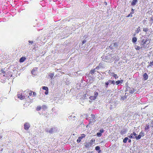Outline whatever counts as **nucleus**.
I'll list each match as a JSON object with an SVG mask.
<instances>
[{"label":"nucleus","mask_w":153,"mask_h":153,"mask_svg":"<svg viewBox=\"0 0 153 153\" xmlns=\"http://www.w3.org/2000/svg\"><path fill=\"white\" fill-rule=\"evenodd\" d=\"M92 152H88L87 153H91Z\"/></svg>","instance_id":"obj_52"},{"label":"nucleus","mask_w":153,"mask_h":153,"mask_svg":"<svg viewBox=\"0 0 153 153\" xmlns=\"http://www.w3.org/2000/svg\"><path fill=\"white\" fill-rule=\"evenodd\" d=\"M28 42H29V43H30L31 44H32L33 43V41H31L30 40L28 41Z\"/></svg>","instance_id":"obj_47"},{"label":"nucleus","mask_w":153,"mask_h":153,"mask_svg":"<svg viewBox=\"0 0 153 153\" xmlns=\"http://www.w3.org/2000/svg\"><path fill=\"white\" fill-rule=\"evenodd\" d=\"M86 135L85 134H82L81 135V136L79 137H78L81 140L83 138L85 137Z\"/></svg>","instance_id":"obj_20"},{"label":"nucleus","mask_w":153,"mask_h":153,"mask_svg":"<svg viewBox=\"0 0 153 153\" xmlns=\"http://www.w3.org/2000/svg\"><path fill=\"white\" fill-rule=\"evenodd\" d=\"M123 82V81L122 80H121L120 81H117L116 82V83L117 85H118L120 83H122Z\"/></svg>","instance_id":"obj_24"},{"label":"nucleus","mask_w":153,"mask_h":153,"mask_svg":"<svg viewBox=\"0 0 153 153\" xmlns=\"http://www.w3.org/2000/svg\"><path fill=\"white\" fill-rule=\"evenodd\" d=\"M141 48L139 46H137V47L135 48V49L136 50H140Z\"/></svg>","instance_id":"obj_36"},{"label":"nucleus","mask_w":153,"mask_h":153,"mask_svg":"<svg viewBox=\"0 0 153 153\" xmlns=\"http://www.w3.org/2000/svg\"><path fill=\"white\" fill-rule=\"evenodd\" d=\"M128 95V93H125L124 95H123L121 97L120 100L121 101H123L126 100Z\"/></svg>","instance_id":"obj_7"},{"label":"nucleus","mask_w":153,"mask_h":153,"mask_svg":"<svg viewBox=\"0 0 153 153\" xmlns=\"http://www.w3.org/2000/svg\"><path fill=\"white\" fill-rule=\"evenodd\" d=\"M118 103L115 102L114 101L112 102H111L109 103V108L111 110L115 108L117 105Z\"/></svg>","instance_id":"obj_2"},{"label":"nucleus","mask_w":153,"mask_h":153,"mask_svg":"<svg viewBox=\"0 0 153 153\" xmlns=\"http://www.w3.org/2000/svg\"><path fill=\"white\" fill-rule=\"evenodd\" d=\"M111 58L110 57L108 56H105V61L106 62H109L111 61Z\"/></svg>","instance_id":"obj_12"},{"label":"nucleus","mask_w":153,"mask_h":153,"mask_svg":"<svg viewBox=\"0 0 153 153\" xmlns=\"http://www.w3.org/2000/svg\"><path fill=\"white\" fill-rule=\"evenodd\" d=\"M137 134L134 132H133V133H132L129 136H128V137L130 138H133L134 139L135 138L136 135Z\"/></svg>","instance_id":"obj_10"},{"label":"nucleus","mask_w":153,"mask_h":153,"mask_svg":"<svg viewBox=\"0 0 153 153\" xmlns=\"http://www.w3.org/2000/svg\"><path fill=\"white\" fill-rule=\"evenodd\" d=\"M144 133L143 132L141 131L139 135H140V136L141 135V137H143L144 136Z\"/></svg>","instance_id":"obj_33"},{"label":"nucleus","mask_w":153,"mask_h":153,"mask_svg":"<svg viewBox=\"0 0 153 153\" xmlns=\"http://www.w3.org/2000/svg\"><path fill=\"white\" fill-rule=\"evenodd\" d=\"M97 137H100L102 136V134L100 132H98L97 133Z\"/></svg>","instance_id":"obj_30"},{"label":"nucleus","mask_w":153,"mask_h":153,"mask_svg":"<svg viewBox=\"0 0 153 153\" xmlns=\"http://www.w3.org/2000/svg\"><path fill=\"white\" fill-rule=\"evenodd\" d=\"M113 76L114 77L115 79L118 78V76L117 75L115 74H114L113 75Z\"/></svg>","instance_id":"obj_35"},{"label":"nucleus","mask_w":153,"mask_h":153,"mask_svg":"<svg viewBox=\"0 0 153 153\" xmlns=\"http://www.w3.org/2000/svg\"><path fill=\"white\" fill-rule=\"evenodd\" d=\"M153 65V61L152 62H150L149 64V65L147 66V67L149 68L150 66L152 67V66Z\"/></svg>","instance_id":"obj_27"},{"label":"nucleus","mask_w":153,"mask_h":153,"mask_svg":"<svg viewBox=\"0 0 153 153\" xmlns=\"http://www.w3.org/2000/svg\"><path fill=\"white\" fill-rule=\"evenodd\" d=\"M96 69L94 68L93 70H91L90 71V73L92 74H94L95 71Z\"/></svg>","instance_id":"obj_28"},{"label":"nucleus","mask_w":153,"mask_h":153,"mask_svg":"<svg viewBox=\"0 0 153 153\" xmlns=\"http://www.w3.org/2000/svg\"><path fill=\"white\" fill-rule=\"evenodd\" d=\"M126 89L127 91L131 94L133 93L136 91V89L132 87H127Z\"/></svg>","instance_id":"obj_5"},{"label":"nucleus","mask_w":153,"mask_h":153,"mask_svg":"<svg viewBox=\"0 0 153 153\" xmlns=\"http://www.w3.org/2000/svg\"><path fill=\"white\" fill-rule=\"evenodd\" d=\"M88 125H87V126H86V127L87 128V127H88Z\"/></svg>","instance_id":"obj_54"},{"label":"nucleus","mask_w":153,"mask_h":153,"mask_svg":"<svg viewBox=\"0 0 153 153\" xmlns=\"http://www.w3.org/2000/svg\"><path fill=\"white\" fill-rule=\"evenodd\" d=\"M104 130L103 129H101L100 130V133H102L104 132Z\"/></svg>","instance_id":"obj_40"},{"label":"nucleus","mask_w":153,"mask_h":153,"mask_svg":"<svg viewBox=\"0 0 153 153\" xmlns=\"http://www.w3.org/2000/svg\"><path fill=\"white\" fill-rule=\"evenodd\" d=\"M24 129L26 130H27L30 127L29 123H25L24 125Z\"/></svg>","instance_id":"obj_9"},{"label":"nucleus","mask_w":153,"mask_h":153,"mask_svg":"<svg viewBox=\"0 0 153 153\" xmlns=\"http://www.w3.org/2000/svg\"><path fill=\"white\" fill-rule=\"evenodd\" d=\"M150 42V41L149 39L148 38H147L146 39H143L142 41L141 44L143 46V47L146 48V45H147L149 44Z\"/></svg>","instance_id":"obj_1"},{"label":"nucleus","mask_w":153,"mask_h":153,"mask_svg":"<svg viewBox=\"0 0 153 153\" xmlns=\"http://www.w3.org/2000/svg\"><path fill=\"white\" fill-rule=\"evenodd\" d=\"M128 140V138L127 137H126L123 140V142L124 143H126L127 142V140Z\"/></svg>","instance_id":"obj_25"},{"label":"nucleus","mask_w":153,"mask_h":153,"mask_svg":"<svg viewBox=\"0 0 153 153\" xmlns=\"http://www.w3.org/2000/svg\"><path fill=\"white\" fill-rule=\"evenodd\" d=\"M25 153V152H23V153Z\"/></svg>","instance_id":"obj_56"},{"label":"nucleus","mask_w":153,"mask_h":153,"mask_svg":"<svg viewBox=\"0 0 153 153\" xmlns=\"http://www.w3.org/2000/svg\"><path fill=\"white\" fill-rule=\"evenodd\" d=\"M137 0H133L131 3L132 6H134L137 4Z\"/></svg>","instance_id":"obj_17"},{"label":"nucleus","mask_w":153,"mask_h":153,"mask_svg":"<svg viewBox=\"0 0 153 153\" xmlns=\"http://www.w3.org/2000/svg\"><path fill=\"white\" fill-rule=\"evenodd\" d=\"M114 84L115 82L114 80H109L108 82H105V85L107 86L108 85H111V84L114 85Z\"/></svg>","instance_id":"obj_8"},{"label":"nucleus","mask_w":153,"mask_h":153,"mask_svg":"<svg viewBox=\"0 0 153 153\" xmlns=\"http://www.w3.org/2000/svg\"><path fill=\"white\" fill-rule=\"evenodd\" d=\"M141 135L140 136V135H139H139L137 136H136V135L135 138H136L137 140H138L140 139L141 138Z\"/></svg>","instance_id":"obj_23"},{"label":"nucleus","mask_w":153,"mask_h":153,"mask_svg":"<svg viewBox=\"0 0 153 153\" xmlns=\"http://www.w3.org/2000/svg\"><path fill=\"white\" fill-rule=\"evenodd\" d=\"M150 127H153V120H152V121L150 125Z\"/></svg>","instance_id":"obj_41"},{"label":"nucleus","mask_w":153,"mask_h":153,"mask_svg":"<svg viewBox=\"0 0 153 153\" xmlns=\"http://www.w3.org/2000/svg\"><path fill=\"white\" fill-rule=\"evenodd\" d=\"M143 31H144L146 32H147L148 31V29L147 28H144L143 29Z\"/></svg>","instance_id":"obj_37"},{"label":"nucleus","mask_w":153,"mask_h":153,"mask_svg":"<svg viewBox=\"0 0 153 153\" xmlns=\"http://www.w3.org/2000/svg\"><path fill=\"white\" fill-rule=\"evenodd\" d=\"M114 47H116L117 46V43L116 42H115V43H114Z\"/></svg>","instance_id":"obj_43"},{"label":"nucleus","mask_w":153,"mask_h":153,"mask_svg":"<svg viewBox=\"0 0 153 153\" xmlns=\"http://www.w3.org/2000/svg\"><path fill=\"white\" fill-rule=\"evenodd\" d=\"M54 75V74L53 73H50L49 74V76L50 77L51 79H52L53 78V76Z\"/></svg>","instance_id":"obj_26"},{"label":"nucleus","mask_w":153,"mask_h":153,"mask_svg":"<svg viewBox=\"0 0 153 153\" xmlns=\"http://www.w3.org/2000/svg\"><path fill=\"white\" fill-rule=\"evenodd\" d=\"M86 42V40H84L83 41H82V44H84Z\"/></svg>","instance_id":"obj_45"},{"label":"nucleus","mask_w":153,"mask_h":153,"mask_svg":"<svg viewBox=\"0 0 153 153\" xmlns=\"http://www.w3.org/2000/svg\"><path fill=\"white\" fill-rule=\"evenodd\" d=\"M100 68V66L98 65V66H97L96 67V68L95 69H98H98H99Z\"/></svg>","instance_id":"obj_44"},{"label":"nucleus","mask_w":153,"mask_h":153,"mask_svg":"<svg viewBox=\"0 0 153 153\" xmlns=\"http://www.w3.org/2000/svg\"><path fill=\"white\" fill-rule=\"evenodd\" d=\"M92 144L91 142H89L88 143H87L85 145V146L87 148H88L89 146H91Z\"/></svg>","instance_id":"obj_19"},{"label":"nucleus","mask_w":153,"mask_h":153,"mask_svg":"<svg viewBox=\"0 0 153 153\" xmlns=\"http://www.w3.org/2000/svg\"><path fill=\"white\" fill-rule=\"evenodd\" d=\"M2 138V137L1 136H0V139Z\"/></svg>","instance_id":"obj_51"},{"label":"nucleus","mask_w":153,"mask_h":153,"mask_svg":"<svg viewBox=\"0 0 153 153\" xmlns=\"http://www.w3.org/2000/svg\"><path fill=\"white\" fill-rule=\"evenodd\" d=\"M105 5H107V3L106 2H105Z\"/></svg>","instance_id":"obj_53"},{"label":"nucleus","mask_w":153,"mask_h":153,"mask_svg":"<svg viewBox=\"0 0 153 153\" xmlns=\"http://www.w3.org/2000/svg\"><path fill=\"white\" fill-rule=\"evenodd\" d=\"M41 107L40 106H38L36 108V110L38 111H39L41 109Z\"/></svg>","instance_id":"obj_38"},{"label":"nucleus","mask_w":153,"mask_h":153,"mask_svg":"<svg viewBox=\"0 0 153 153\" xmlns=\"http://www.w3.org/2000/svg\"><path fill=\"white\" fill-rule=\"evenodd\" d=\"M100 147L99 146H97L96 147L95 149L97 151H99V152H98L99 153H100Z\"/></svg>","instance_id":"obj_21"},{"label":"nucleus","mask_w":153,"mask_h":153,"mask_svg":"<svg viewBox=\"0 0 153 153\" xmlns=\"http://www.w3.org/2000/svg\"><path fill=\"white\" fill-rule=\"evenodd\" d=\"M32 93H33V95L35 96L36 95V93L35 92H33Z\"/></svg>","instance_id":"obj_49"},{"label":"nucleus","mask_w":153,"mask_h":153,"mask_svg":"<svg viewBox=\"0 0 153 153\" xmlns=\"http://www.w3.org/2000/svg\"><path fill=\"white\" fill-rule=\"evenodd\" d=\"M91 119L89 120V124L91 125L94 124L96 121V117L93 114H91Z\"/></svg>","instance_id":"obj_4"},{"label":"nucleus","mask_w":153,"mask_h":153,"mask_svg":"<svg viewBox=\"0 0 153 153\" xmlns=\"http://www.w3.org/2000/svg\"><path fill=\"white\" fill-rule=\"evenodd\" d=\"M22 94H17V95H18V97L21 100H22L23 99H24V98H25V96L24 95H22Z\"/></svg>","instance_id":"obj_13"},{"label":"nucleus","mask_w":153,"mask_h":153,"mask_svg":"<svg viewBox=\"0 0 153 153\" xmlns=\"http://www.w3.org/2000/svg\"><path fill=\"white\" fill-rule=\"evenodd\" d=\"M137 39L136 37H133L132 39V41L134 43H135L137 41Z\"/></svg>","instance_id":"obj_18"},{"label":"nucleus","mask_w":153,"mask_h":153,"mask_svg":"<svg viewBox=\"0 0 153 153\" xmlns=\"http://www.w3.org/2000/svg\"><path fill=\"white\" fill-rule=\"evenodd\" d=\"M127 130L126 129H123L121 131V134H124L126 133Z\"/></svg>","instance_id":"obj_15"},{"label":"nucleus","mask_w":153,"mask_h":153,"mask_svg":"<svg viewBox=\"0 0 153 153\" xmlns=\"http://www.w3.org/2000/svg\"><path fill=\"white\" fill-rule=\"evenodd\" d=\"M42 89L44 90H45V91L44 93L46 95H47L48 94V88L47 87H43Z\"/></svg>","instance_id":"obj_11"},{"label":"nucleus","mask_w":153,"mask_h":153,"mask_svg":"<svg viewBox=\"0 0 153 153\" xmlns=\"http://www.w3.org/2000/svg\"><path fill=\"white\" fill-rule=\"evenodd\" d=\"M94 94L93 96H90L89 97V99L91 100H94L97 98L98 93L97 92L95 91Z\"/></svg>","instance_id":"obj_6"},{"label":"nucleus","mask_w":153,"mask_h":153,"mask_svg":"<svg viewBox=\"0 0 153 153\" xmlns=\"http://www.w3.org/2000/svg\"><path fill=\"white\" fill-rule=\"evenodd\" d=\"M134 10L132 8L131 9V12H133V14L134 13Z\"/></svg>","instance_id":"obj_46"},{"label":"nucleus","mask_w":153,"mask_h":153,"mask_svg":"<svg viewBox=\"0 0 153 153\" xmlns=\"http://www.w3.org/2000/svg\"><path fill=\"white\" fill-rule=\"evenodd\" d=\"M32 92H33L29 91H27V93H28V94H29L30 96H31L32 95Z\"/></svg>","instance_id":"obj_34"},{"label":"nucleus","mask_w":153,"mask_h":153,"mask_svg":"<svg viewBox=\"0 0 153 153\" xmlns=\"http://www.w3.org/2000/svg\"><path fill=\"white\" fill-rule=\"evenodd\" d=\"M102 65V64L101 63H100L99 65V66H100L101 65Z\"/></svg>","instance_id":"obj_50"},{"label":"nucleus","mask_w":153,"mask_h":153,"mask_svg":"<svg viewBox=\"0 0 153 153\" xmlns=\"http://www.w3.org/2000/svg\"><path fill=\"white\" fill-rule=\"evenodd\" d=\"M144 80H146L148 78V76L146 73H144L143 75Z\"/></svg>","instance_id":"obj_14"},{"label":"nucleus","mask_w":153,"mask_h":153,"mask_svg":"<svg viewBox=\"0 0 153 153\" xmlns=\"http://www.w3.org/2000/svg\"><path fill=\"white\" fill-rule=\"evenodd\" d=\"M133 14V12H131L130 14H129L128 16H126L127 17H132V14Z\"/></svg>","instance_id":"obj_32"},{"label":"nucleus","mask_w":153,"mask_h":153,"mask_svg":"<svg viewBox=\"0 0 153 153\" xmlns=\"http://www.w3.org/2000/svg\"><path fill=\"white\" fill-rule=\"evenodd\" d=\"M81 140V139L79 138H78V139L77 140V142L78 143H79Z\"/></svg>","instance_id":"obj_39"},{"label":"nucleus","mask_w":153,"mask_h":153,"mask_svg":"<svg viewBox=\"0 0 153 153\" xmlns=\"http://www.w3.org/2000/svg\"><path fill=\"white\" fill-rule=\"evenodd\" d=\"M150 126L149 124H147L146 125V126L145 127V130H146L148 129H149Z\"/></svg>","instance_id":"obj_22"},{"label":"nucleus","mask_w":153,"mask_h":153,"mask_svg":"<svg viewBox=\"0 0 153 153\" xmlns=\"http://www.w3.org/2000/svg\"><path fill=\"white\" fill-rule=\"evenodd\" d=\"M45 131L46 132H48L51 134L57 132V130L56 128L53 127L51 128L49 131L47 129H46Z\"/></svg>","instance_id":"obj_3"},{"label":"nucleus","mask_w":153,"mask_h":153,"mask_svg":"<svg viewBox=\"0 0 153 153\" xmlns=\"http://www.w3.org/2000/svg\"><path fill=\"white\" fill-rule=\"evenodd\" d=\"M135 34H134V36H135Z\"/></svg>","instance_id":"obj_55"},{"label":"nucleus","mask_w":153,"mask_h":153,"mask_svg":"<svg viewBox=\"0 0 153 153\" xmlns=\"http://www.w3.org/2000/svg\"><path fill=\"white\" fill-rule=\"evenodd\" d=\"M36 71L35 70H34L33 69V70L31 71V73L32 74H33L34 71Z\"/></svg>","instance_id":"obj_42"},{"label":"nucleus","mask_w":153,"mask_h":153,"mask_svg":"<svg viewBox=\"0 0 153 153\" xmlns=\"http://www.w3.org/2000/svg\"><path fill=\"white\" fill-rule=\"evenodd\" d=\"M42 108L44 110L46 109L47 108V107L45 105H42Z\"/></svg>","instance_id":"obj_31"},{"label":"nucleus","mask_w":153,"mask_h":153,"mask_svg":"<svg viewBox=\"0 0 153 153\" xmlns=\"http://www.w3.org/2000/svg\"><path fill=\"white\" fill-rule=\"evenodd\" d=\"M140 31V27H139L137 29V30L136 31V33H138Z\"/></svg>","instance_id":"obj_29"},{"label":"nucleus","mask_w":153,"mask_h":153,"mask_svg":"<svg viewBox=\"0 0 153 153\" xmlns=\"http://www.w3.org/2000/svg\"><path fill=\"white\" fill-rule=\"evenodd\" d=\"M26 59V58L25 57H22L21 58L19 59V62H23Z\"/></svg>","instance_id":"obj_16"},{"label":"nucleus","mask_w":153,"mask_h":153,"mask_svg":"<svg viewBox=\"0 0 153 153\" xmlns=\"http://www.w3.org/2000/svg\"><path fill=\"white\" fill-rule=\"evenodd\" d=\"M128 140V142L129 143H130L131 142V139H129Z\"/></svg>","instance_id":"obj_48"}]
</instances>
